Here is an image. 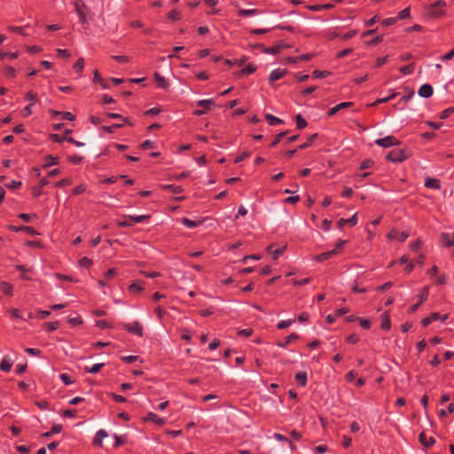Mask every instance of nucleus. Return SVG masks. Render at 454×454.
<instances>
[{"instance_id":"obj_1","label":"nucleus","mask_w":454,"mask_h":454,"mask_svg":"<svg viewBox=\"0 0 454 454\" xmlns=\"http://www.w3.org/2000/svg\"><path fill=\"white\" fill-rule=\"evenodd\" d=\"M411 156V152L408 148H395L392 149L387 155L386 156V159L388 161L399 163L403 162V160L409 159Z\"/></svg>"},{"instance_id":"obj_2","label":"nucleus","mask_w":454,"mask_h":454,"mask_svg":"<svg viewBox=\"0 0 454 454\" xmlns=\"http://www.w3.org/2000/svg\"><path fill=\"white\" fill-rule=\"evenodd\" d=\"M72 132V130H66V132L63 134V136H60L59 134H52L51 139L54 142L57 143H62L63 141H67L68 143H71L77 147H82L84 145V143L75 140L73 137H70L69 134Z\"/></svg>"},{"instance_id":"obj_3","label":"nucleus","mask_w":454,"mask_h":454,"mask_svg":"<svg viewBox=\"0 0 454 454\" xmlns=\"http://www.w3.org/2000/svg\"><path fill=\"white\" fill-rule=\"evenodd\" d=\"M121 327L129 333H132L138 337L143 336V326L137 321H133L131 323H121Z\"/></svg>"},{"instance_id":"obj_4","label":"nucleus","mask_w":454,"mask_h":454,"mask_svg":"<svg viewBox=\"0 0 454 454\" xmlns=\"http://www.w3.org/2000/svg\"><path fill=\"white\" fill-rule=\"evenodd\" d=\"M446 6V3L444 0H438L428 7V14L431 17H440L444 13L443 8Z\"/></svg>"},{"instance_id":"obj_5","label":"nucleus","mask_w":454,"mask_h":454,"mask_svg":"<svg viewBox=\"0 0 454 454\" xmlns=\"http://www.w3.org/2000/svg\"><path fill=\"white\" fill-rule=\"evenodd\" d=\"M428 295H429V288H428V286H424L421 293L418 296L419 300H417V303L411 305L408 309V313L412 314V313L416 312L418 310V309L419 308V306L427 300Z\"/></svg>"},{"instance_id":"obj_6","label":"nucleus","mask_w":454,"mask_h":454,"mask_svg":"<svg viewBox=\"0 0 454 454\" xmlns=\"http://www.w3.org/2000/svg\"><path fill=\"white\" fill-rule=\"evenodd\" d=\"M400 141L394 136H387L383 138H378L375 140V144L381 146V147H384V148H388V147H391V146H394V145H400Z\"/></svg>"},{"instance_id":"obj_7","label":"nucleus","mask_w":454,"mask_h":454,"mask_svg":"<svg viewBox=\"0 0 454 454\" xmlns=\"http://www.w3.org/2000/svg\"><path fill=\"white\" fill-rule=\"evenodd\" d=\"M197 105L201 106V109H196L193 112V114L196 116H201L207 114V112L210 109V107L214 105L213 99H201L198 101Z\"/></svg>"},{"instance_id":"obj_8","label":"nucleus","mask_w":454,"mask_h":454,"mask_svg":"<svg viewBox=\"0 0 454 454\" xmlns=\"http://www.w3.org/2000/svg\"><path fill=\"white\" fill-rule=\"evenodd\" d=\"M288 46L284 43H278L271 47H264L262 44H258V48L262 49V51L267 54L275 55L279 53L283 49L287 48Z\"/></svg>"},{"instance_id":"obj_9","label":"nucleus","mask_w":454,"mask_h":454,"mask_svg":"<svg viewBox=\"0 0 454 454\" xmlns=\"http://www.w3.org/2000/svg\"><path fill=\"white\" fill-rule=\"evenodd\" d=\"M125 124L133 125L128 118H124L121 123H116V121H114L113 125L103 126L102 129L108 133H114L117 129L124 127Z\"/></svg>"},{"instance_id":"obj_10","label":"nucleus","mask_w":454,"mask_h":454,"mask_svg":"<svg viewBox=\"0 0 454 454\" xmlns=\"http://www.w3.org/2000/svg\"><path fill=\"white\" fill-rule=\"evenodd\" d=\"M108 436V434L106 430L100 429L98 430L94 438H93V445L96 447L101 448L103 446V440Z\"/></svg>"},{"instance_id":"obj_11","label":"nucleus","mask_w":454,"mask_h":454,"mask_svg":"<svg viewBox=\"0 0 454 454\" xmlns=\"http://www.w3.org/2000/svg\"><path fill=\"white\" fill-rule=\"evenodd\" d=\"M353 105H354V103L350 102V101H348V102H341V103L336 105L335 106L330 108L328 113H327V115L328 116H333L335 114H337L339 111H340L342 109L348 108V107L352 106Z\"/></svg>"},{"instance_id":"obj_12","label":"nucleus","mask_w":454,"mask_h":454,"mask_svg":"<svg viewBox=\"0 0 454 454\" xmlns=\"http://www.w3.org/2000/svg\"><path fill=\"white\" fill-rule=\"evenodd\" d=\"M433 91L432 85L425 83L419 87L418 94L421 98H428L433 95Z\"/></svg>"},{"instance_id":"obj_13","label":"nucleus","mask_w":454,"mask_h":454,"mask_svg":"<svg viewBox=\"0 0 454 454\" xmlns=\"http://www.w3.org/2000/svg\"><path fill=\"white\" fill-rule=\"evenodd\" d=\"M129 291L133 294H140L145 290L144 282L141 280L134 281L129 287Z\"/></svg>"},{"instance_id":"obj_14","label":"nucleus","mask_w":454,"mask_h":454,"mask_svg":"<svg viewBox=\"0 0 454 454\" xmlns=\"http://www.w3.org/2000/svg\"><path fill=\"white\" fill-rule=\"evenodd\" d=\"M286 74V69L277 68L270 72L269 76V82H272L274 81L281 79Z\"/></svg>"},{"instance_id":"obj_15","label":"nucleus","mask_w":454,"mask_h":454,"mask_svg":"<svg viewBox=\"0 0 454 454\" xmlns=\"http://www.w3.org/2000/svg\"><path fill=\"white\" fill-rule=\"evenodd\" d=\"M10 229L12 231H16V232L24 231V232L27 233L28 235H31V236H34V235L37 234V231L32 226H25V225L20 226V227L10 226Z\"/></svg>"},{"instance_id":"obj_16","label":"nucleus","mask_w":454,"mask_h":454,"mask_svg":"<svg viewBox=\"0 0 454 454\" xmlns=\"http://www.w3.org/2000/svg\"><path fill=\"white\" fill-rule=\"evenodd\" d=\"M419 440L425 447H431L435 443L434 438L432 436L427 437L424 432L419 434Z\"/></svg>"},{"instance_id":"obj_17","label":"nucleus","mask_w":454,"mask_h":454,"mask_svg":"<svg viewBox=\"0 0 454 454\" xmlns=\"http://www.w3.org/2000/svg\"><path fill=\"white\" fill-rule=\"evenodd\" d=\"M357 223L356 213L348 219L340 218L338 221V226L343 228L346 224L355 226Z\"/></svg>"},{"instance_id":"obj_18","label":"nucleus","mask_w":454,"mask_h":454,"mask_svg":"<svg viewBox=\"0 0 454 454\" xmlns=\"http://www.w3.org/2000/svg\"><path fill=\"white\" fill-rule=\"evenodd\" d=\"M425 186L428 189L438 190L441 188V181L436 178L427 177L425 180Z\"/></svg>"},{"instance_id":"obj_19","label":"nucleus","mask_w":454,"mask_h":454,"mask_svg":"<svg viewBox=\"0 0 454 454\" xmlns=\"http://www.w3.org/2000/svg\"><path fill=\"white\" fill-rule=\"evenodd\" d=\"M286 247H281L273 250V245L267 247V251L272 254L273 260H278L284 254Z\"/></svg>"},{"instance_id":"obj_20","label":"nucleus","mask_w":454,"mask_h":454,"mask_svg":"<svg viewBox=\"0 0 454 454\" xmlns=\"http://www.w3.org/2000/svg\"><path fill=\"white\" fill-rule=\"evenodd\" d=\"M0 290L3 294L8 296H12L13 294V286L12 284L2 281L0 282Z\"/></svg>"},{"instance_id":"obj_21","label":"nucleus","mask_w":454,"mask_h":454,"mask_svg":"<svg viewBox=\"0 0 454 454\" xmlns=\"http://www.w3.org/2000/svg\"><path fill=\"white\" fill-rule=\"evenodd\" d=\"M380 317H381V325H380L381 329H383L385 331H389L391 328V323H390V317H389L388 312H387V311L384 312Z\"/></svg>"},{"instance_id":"obj_22","label":"nucleus","mask_w":454,"mask_h":454,"mask_svg":"<svg viewBox=\"0 0 454 454\" xmlns=\"http://www.w3.org/2000/svg\"><path fill=\"white\" fill-rule=\"evenodd\" d=\"M336 254H337V250H330V251H327V252H325V253L316 255L314 257V260L317 261V262H324Z\"/></svg>"},{"instance_id":"obj_23","label":"nucleus","mask_w":454,"mask_h":454,"mask_svg":"<svg viewBox=\"0 0 454 454\" xmlns=\"http://www.w3.org/2000/svg\"><path fill=\"white\" fill-rule=\"evenodd\" d=\"M441 239L446 247H450L454 246V233H442Z\"/></svg>"},{"instance_id":"obj_24","label":"nucleus","mask_w":454,"mask_h":454,"mask_svg":"<svg viewBox=\"0 0 454 454\" xmlns=\"http://www.w3.org/2000/svg\"><path fill=\"white\" fill-rule=\"evenodd\" d=\"M125 218L131 219L132 223H142L147 222L150 219V215H124Z\"/></svg>"},{"instance_id":"obj_25","label":"nucleus","mask_w":454,"mask_h":454,"mask_svg":"<svg viewBox=\"0 0 454 454\" xmlns=\"http://www.w3.org/2000/svg\"><path fill=\"white\" fill-rule=\"evenodd\" d=\"M12 366V361L8 356H4L0 363V369L3 372H10Z\"/></svg>"},{"instance_id":"obj_26","label":"nucleus","mask_w":454,"mask_h":454,"mask_svg":"<svg viewBox=\"0 0 454 454\" xmlns=\"http://www.w3.org/2000/svg\"><path fill=\"white\" fill-rule=\"evenodd\" d=\"M299 339V335L297 333H291L287 337H286L285 340L282 342H278V346L280 348H286L292 341Z\"/></svg>"},{"instance_id":"obj_27","label":"nucleus","mask_w":454,"mask_h":454,"mask_svg":"<svg viewBox=\"0 0 454 454\" xmlns=\"http://www.w3.org/2000/svg\"><path fill=\"white\" fill-rule=\"evenodd\" d=\"M441 317V315L437 312L432 313L429 317H424L421 321V324L423 326L429 325L432 322L439 320Z\"/></svg>"},{"instance_id":"obj_28","label":"nucleus","mask_w":454,"mask_h":454,"mask_svg":"<svg viewBox=\"0 0 454 454\" xmlns=\"http://www.w3.org/2000/svg\"><path fill=\"white\" fill-rule=\"evenodd\" d=\"M181 222L184 226H185L186 228H189V229L196 228L202 223V221H200V220L193 221V220H191V219L185 218V217L183 218L181 220Z\"/></svg>"},{"instance_id":"obj_29","label":"nucleus","mask_w":454,"mask_h":454,"mask_svg":"<svg viewBox=\"0 0 454 454\" xmlns=\"http://www.w3.org/2000/svg\"><path fill=\"white\" fill-rule=\"evenodd\" d=\"M262 12L257 9H239L238 13L241 17H248L255 14H261Z\"/></svg>"},{"instance_id":"obj_30","label":"nucleus","mask_w":454,"mask_h":454,"mask_svg":"<svg viewBox=\"0 0 454 454\" xmlns=\"http://www.w3.org/2000/svg\"><path fill=\"white\" fill-rule=\"evenodd\" d=\"M59 164V159L58 157L52 156V155H47L45 157V162L43 164V168H47L54 165Z\"/></svg>"},{"instance_id":"obj_31","label":"nucleus","mask_w":454,"mask_h":454,"mask_svg":"<svg viewBox=\"0 0 454 454\" xmlns=\"http://www.w3.org/2000/svg\"><path fill=\"white\" fill-rule=\"evenodd\" d=\"M295 381L301 387H305L307 384V373L305 372H299L295 374Z\"/></svg>"},{"instance_id":"obj_32","label":"nucleus","mask_w":454,"mask_h":454,"mask_svg":"<svg viewBox=\"0 0 454 454\" xmlns=\"http://www.w3.org/2000/svg\"><path fill=\"white\" fill-rule=\"evenodd\" d=\"M146 419L154 422L157 425H163L165 423V419L160 418L153 412H148L146 415Z\"/></svg>"},{"instance_id":"obj_33","label":"nucleus","mask_w":454,"mask_h":454,"mask_svg":"<svg viewBox=\"0 0 454 454\" xmlns=\"http://www.w3.org/2000/svg\"><path fill=\"white\" fill-rule=\"evenodd\" d=\"M154 79L158 82L159 87H160L161 89L167 90L168 88V86H169L168 82L159 73L156 72L154 74Z\"/></svg>"},{"instance_id":"obj_34","label":"nucleus","mask_w":454,"mask_h":454,"mask_svg":"<svg viewBox=\"0 0 454 454\" xmlns=\"http://www.w3.org/2000/svg\"><path fill=\"white\" fill-rule=\"evenodd\" d=\"M265 119L268 121V122L270 126H276L278 124H282L284 122L283 120H281L270 114H265Z\"/></svg>"},{"instance_id":"obj_35","label":"nucleus","mask_w":454,"mask_h":454,"mask_svg":"<svg viewBox=\"0 0 454 454\" xmlns=\"http://www.w3.org/2000/svg\"><path fill=\"white\" fill-rule=\"evenodd\" d=\"M163 190H168L173 193H181L183 192L184 189L179 185H174V184H163L162 186Z\"/></svg>"},{"instance_id":"obj_36","label":"nucleus","mask_w":454,"mask_h":454,"mask_svg":"<svg viewBox=\"0 0 454 454\" xmlns=\"http://www.w3.org/2000/svg\"><path fill=\"white\" fill-rule=\"evenodd\" d=\"M105 365L104 363H100V364H93L91 367H89V366H85L84 367V371L86 372H89V373H91V374H95L97 372H98L100 371V369Z\"/></svg>"},{"instance_id":"obj_37","label":"nucleus","mask_w":454,"mask_h":454,"mask_svg":"<svg viewBox=\"0 0 454 454\" xmlns=\"http://www.w3.org/2000/svg\"><path fill=\"white\" fill-rule=\"evenodd\" d=\"M256 71V66L253 63L247 64L243 69L240 70V74H252Z\"/></svg>"},{"instance_id":"obj_38","label":"nucleus","mask_w":454,"mask_h":454,"mask_svg":"<svg viewBox=\"0 0 454 454\" xmlns=\"http://www.w3.org/2000/svg\"><path fill=\"white\" fill-rule=\"evenodd\" d=\"M62 430V426L61 425H54L52 426V427L51 428L50 431H47L45 433L43 434V437H51L53 434H59L60 433Z\"/></svg>"},{"instance_id":"obj_39","label":"nucleus","mask_w":454,"mask_h":454,"mask_svg":"<svg viewBox=\"0 0 454 454\" xmlns=\"http://www.w3.org/2000/svg\"><path fill=\"white\" fill-rule=\"evenodd\" d=\"M317 137V133L311 135L305 143H303L298 146V149L304 150V149L309 147L313 144V142L315 141Z\"/></svg>"},{"instance_id":"obj_40","label":"nucleus","mask_w":454,"mask_h":454,"mask_svg":"<svg viewBox=\"0 0 454 454\" xmlns=\"http://www.w3.org/2000/svg\"><path fill=\"white\" fill-rule=\"evenodd\" d=\"M397 96V93L395 92H392L389 96L386 97V98H378L376 101H374L372 106H376L380 104H382V103H386L393 98H395V97Z\"/></svg>"},{"instance_id":"obj_41","label":"nucleus","mask_w":454,"mask_h":454,"mask_svg":"<svg viewBox=\"0 0 454 454\" xmlns=\"http://www.w3.org/2000/svg\"><path fill=\"white\" fill-rule=\"evenodd\" d=\"M414 70H415V65L414 64H409V65L401 67L399 68V71L403 74H412L414 72Z\"/></svg>"},{"instance_id":"obj_42","label":"nucleus","mask_w":454,"mask_h":454,"mask_svg":"<svg viewBox=\"0 0 454 454\" xmlns=\"http://www.w3.org/2000/svg\"><path fill=\"white\" fill-rule=\"evenodd\" d=\"M308 125L307 121L299 114L296 115V126L298 129H302Z\"/></svg>"},{"instance_id":"obj_43","label":"nucleus","mask_w":454,"mask_h":454,"mask_svg":"<svg viewBox=\"0 0 454 454\" xmlns=\"http://www.w3.org/2000/svg\"><path fill=\"white\" fill-rule=\"evenodd\" d=\"M19 57V52H4L0 51V59H4V58H9L10 59H16Z\"/></svg>"},{"instance_id":"obj_44","label":"nucleus","mask_w":454,"mask_h":454,"mask_svg":"<svg viewBox=\"0 0 454 454\" xmlns=\"http://www.w3.org/2000/svg\"><path fill=\"white\" fill-rule=\"evenodd\" d=\"M273 438L276 439L278 442H288L290 444V447L293 448L294 444L293 442L285 435L279 434V433H274Z\"/></svg>"},{"instance_id":"obj_45","label":"nucleus","mask_w":454,"mask_h":454,"mask_svg":"<svg viewBox=\"0 0 454 454\" xmlns=\"http://www.w3.org/2000/svg\"><path fill=\"white\" fill-rule=\"evenodd\" d=\"M9 30L10 31H12L14 33H17V34H20V35H22L24 36H27L29 35V33H27L24 27H15V26H11L9 27Z\"/></svg>"},{"instance_id":"obj_46","label":"nucleus","mask_w":454,"mask_h":454,"mask_svg":"<svg viewBox=\"0 0 454 454\" xmlns=\"http://www.w3.org/2000/svg\"><path fill=\"white\" fill-rule=\"evenodd\" d=\"M330 74L329 71L314 70L312 75L316 79L325 78Z\"/></svg>"},{"instance_id":"obj_47","label":"nucleus","mask_w":454,"mask_h":454,"mask_svg":"<svg viewBox=\"0 0 454 454\" xmlns=\"http://www.w3.org/2000/svg\"><path fill=\"white\" fill-rule=\"evenodd\" d=\"M73 68L75 72L81 73L84 68V59L83 58L78 59V60L74 65Z\"/></svg>"},{"instance_id":"obj_48","label":"nucleus","mask_w":454,"mask_h":454,"mask_svg":"<svg viewBox=\"0 0 454 454\" xmlns=\"http://www.w3.org/2000/svg\"><path fill=\"white\" fill-rule=\"evenodd\" d=\"M411 15V8L410 7H406L404 8L403 10H402L401 12H398V15H397V20H404V19H407L409 18Z\"/></svg>"},{"instance_id":"obj_49","label":"nucleus","mask_w":454,"mask_h":454,"mask_svg":"<svg viewBox=\"0 0 454 454\" xmlns=\"http://www.w3.org/2000/svg\"><path fill=\"white\" fill-rule=\"evenodd\" d=\"M59 379L62 380V382L68 386V385H71L74 382V380H72V378L70 377V375H68L67 373H61L59 375Z\"/></svg>"},{"instance_id":"obj_50","label":"nucleus","mask_w":454,"mask_h":454,"mask_svg":"<svg viewBox=\"0 0 454 454\" xmlns=\"http://www.w3.org/2000/svg\"><path fill=\"white\" fill-rule=\"evenodd\" d=\"M294 322V319H288V320H282L278 323L277 327L280 330L286 329L292 325V324Z\"/></svg>"},{"instance_id":"obj_51","label":"nucleus","mask_w":454,"mask_h":454,"mask_svg":"<svg viewBox=\"0 0 454 454\" xmlns=\"http://www.w3.org/2000/svg\"><path fill=\"white\" fill-rule=\"evenodd\" d=\"M287 134V131H283L278 133L272 143L270 144V147H275L277 145H278L281 142V139Z\"/></svg>"},{"instance_id":"obj_52","label":"nucleus","mask_w":454,"mask_h":454,"mask_svg":"<svg viewBox=\"0 0 454 454\" xmlns=\"http://www.w3.org/2000/svg\"><path fill=\"white\" fill-rule=\"evenodd\" d=\"M83 160V157L74 154L68 157V161L74 165H78Z\"/></svg>"},{"instance_id":"obj_53","label":"nucleus","mask_w":454,"mask_h":454,"mask_svg":"<svg viewBox=\"0 0 454 454\" xmlns=\"http://www.w3.org/2000/svg\"><path fill=\"white\" fill-rule=\"evenodd\" d=\"M19 218H20L21 220H23L26 223H29L32 221L33 218H37V216L35 214L31 215V214H27V213H20L19 215Z\"/></svg>"},{"instance_id":"obj_54","label":"nucleus","mask_w":454,"mask_h":454,"mask_svg":"<svg viewBox=\"0 0 454 454\" xmlns=\"http://www.w3.org/2000/svg\"><path fill=\"white\" fill-rule=\"evenodd\" d=\"M168 19L176 21L181 19V12L176 10H172L168 14Z\"/></svg>"},{"instance_id":"obj_55","label":"nucleus","mask_w":454,"mask_h":454,"mask_svg":"<svg viewBox=\"0 0 454 454\" xmlns=\"http://www.w3.org/2000/svg\"><path fill=\"white\" fill-rule=\"evenodd\" d=\"M92 263H93L92 260L88 258V257H86V256L82 257L79 261L80 266L85 267V268L90 267L92 265Z\"/></svg>"},{"instance_id":"obj_56","label":"nucleus","mask_w":454,"mask_h":454,"mask_svg":"<svg viewBox=\"0 0 454 454\" xmlns=\"http://www.w3.org/2000/svg\"><path fill=\"white\" fill-rule=\"evenodd\" d=\"M360 338L356 333H351L347 336L346 341L350 344H356L359 341Z\"/></svg>"},{"instance_id":"obj_57","label":"nucleus","mask_w":454,"mask_h":454,"mask_svg":"<svg viewBox=\"0 0 454 454\" xmlns=\"http://www.w3.org/2000/svg\"><path fill=\"white\" fill-rule=\"evenodd\" d=\"M373 165H374V161L372 160L366 159V160L362 161V163L360 165V168L361 169L371 168L372 167H373Z\"/></svg>"},{"instance_id":"obj_58","label":"nucleus","mask_w":454,"mask_h":454,"mask_svg":"<svg viewBox=\"0 0 454 454\" xmlns=\"http://www.w3.org/2000/svg\"><path fill=\"white\" fill-rule=\"evenodd\" d=\"M140 273L146 277V278H158L160 276V273L158 272V271H145V270H141Z\"/></svg>"},{"instance_id":"obj_59","label":"nucleus","mask_w":454,"mask_h":454,"mask_svg":"<svg viewBox=\"0 0 454 454\" xmlns=\"http://www.w3.org/2000/svg\"><path fill=\"white\" fill-rule=\"evenodd\" d=\"M6 76L10 78H14L16 76V70L14 67L11 66H7L4 67Z\"/></svg>"},{"instance_id":"obj_60","label":"nucleus","mask_w":454,"mask_h":454,"mask_svg":"<svg viewBox=\"0 0 454 454\" xmlns=\"http://www.w3.org/2000/svg\"><path fill=\"white\" fill-rule=\"evenodd\" d=\"M67 321L73 326L80 325L83 322L81 317H69Z\"/></svg>"},{"instance_id":"obj_61","label":"nucleus","mask_w":454,"mask_h":454,"mask_svg":"<svg viewBox=\"0 0 454 454\" xmlns=\"http://www.w3.org/2000/svg\"><path fill=\"white\" fill-rule=\"evenodd\" d=\"M59 322H47L45 323V327L49 332H53L59 328Z\"/></svg>"},{"instance_id":"obj_62","label":"nucleus","mask_w":454,"mask_h":454,"mask_svg":"<svg viewBox=\"0 0 454 454\" xmlns=\"http://www.w3.org/2000/svg\"><path fill=\"white\" fill-rule=\"evenodd\" d=\"M454 412V404L453 403H450L448 405V409L445 411V410H441L439 411V416L440 417H445L447 416V413H453Z\"/></svg>"},{"instance_id":"obj_63","label":"nucleus","mask_w":454,"mask_h":454,"mask_svg":"<svg viewBox=\"0 0 454 454\" xmlns=\"http://www.w3.org/2000/svg\"><path fill=\"white\" fill-rule=\"evenodd\" d=\"M454 113L453 107H449L440 113L441 119H447L451 114Z\"/></svg>"},{"instance_id":"obj_64","label":"nucleus","mask_w":454,"mask_h":454,"mask_svg":"<svg viewBox=\"0 0 454 454\" xmlns=\"http://www.w3.org/2000/svg\"><path fill=\"white\" fill-rule=\"evenodd\" d=\"M397 21V18L396 17H393V18H387V19H384L382 21H381V24L385 27H389V26H392L394 25L395 22Z\"/></svg>"}]
</instances>
